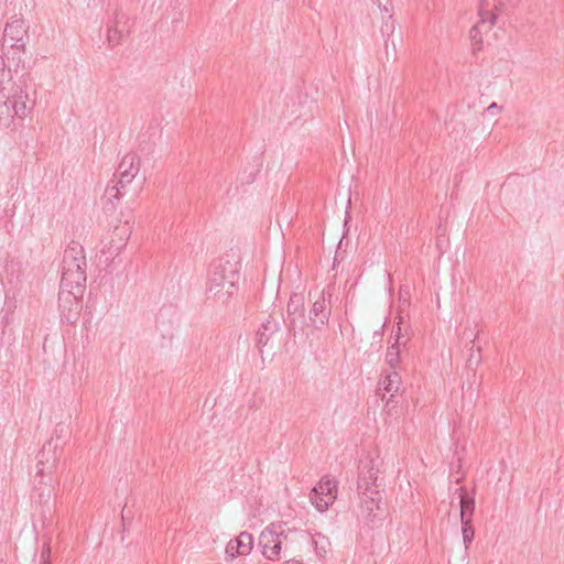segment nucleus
Wrapping results in <instances>:
<instances>
[{"label":"nucleus","instance_id":"obj_29","mask_svg":"<svg viewBox=\"0 0 564 564\" xmlns=\"http://www.w3.org/2000/svg\"><path fill=\"white\" fill-rule=\"evenodd\" d=\"M283 564H301V563L296 560H289V561H285Z\"/></svg>","mask_w":564,"mask_h":564},{"label":"nucleus","instance_id":"obj_28","mask_svg":"<svg viewBox=\"0 0 564 564\" xmlns=\"http://www.w3.org/2000/svg\"><path fill=\"white\" fill-rule=\"evenodd\" d=\"M267 340H268V339H267V338H264V334H260L259 343H260L261 345H265V344H267Z\"/></svg>","mask_w":564,"mask_h":564},{"label":"nucleus","instance_id":"obj_10","mask_svg":"<svg viewBox=\"0 0 564 564\" xmlns=\"http://www.w3.org/2000/svg\"><path fill=\"white\" fill-rule=\"evenodd\" d=\"M56 468V457L51 443L43 446L39 454V460L35 466V480L39 479V485H51V475Z\"/></svg>","mask_w":564,"mask_h":564},{"label":"nucleus","instance_id":"obj_13","mask_svg":"<svg viewBox=\"0 0 564 564\" xmlns=\"http://www.w3.org/2000/svg\"><path fill=\"white\" fill-rule=\"evenodd\" d=\"M131 234L128 223L115 228L109 245L106 246L110 256L118 254L126 246Z\"/></svg>","mask_w":564,"mask_h":564},{"label":"nucleus","instance_id":"obj_17","mask_svg":"<svg viewBox=\"0 0 564 564\" xmlns=\"http://www.w3.org/2000/svg\"><path fill=\"white\" fill-rule=\"evenodd\" d=\"M401 386V377L397 371L388 373L384 379L380 382V389L390 394V398L394 397L399 392Z\"/></svg>","mask_w":564,"mask_h":564},{"label":"nucleus","instance_id":"obj_8","mask_svg":"<svg viewBox=\"0 0 564 564\" xmlns=\"http://www.w3.org/2000/svg\"><path fill=\"white\" fill-rule=\"evenodd\" d=\"M304 311L303 293H293L288 303V314L290 316L289 327L294 337L306 336L304 322L301 319Z\"/></svg>","mask_w":564,"mask_h":564},{"label":"nucleus","instance_id":"obj_3","mask_svg":"<svg viewBox=\"0 0 564 564\" xmlns=\"http://www.w3.org/2000/svg\"><path fill=\"white\" fill-rule=\"evenodd\" d=\"M139 171L140 159L134 153L126 154L121 159L117 173L115 174L117 180L116 184L106 187L104 198L112 205L118 202L124 195L122 191L131 185L133 180L138 176Z\"/></svg>","mask_w":564,"mask_h":564},{"label":"nucleus","instance_id":"obj_9","mask_svg":"<svg viewBox=\"0 0 564 564\" xmlns=\"http://www.w3.org/2000/svg\"><path fill=\"white\" fill-rule=\"evenodd\" d=\"M26 36V26L23 18L14 15L6 24L3 31V45L23 50L25 46L24 39Z\"/></svg>","mask_w":564,"mask_h":564},{"label":"nucleus","instance_id":"obj_25","mask_svg":"<svg viewBox=\"0 0 564 564\" xmlns=\"http://www.w3.org/2000/svg\"><path fill=\"white\" fill-rule=\"evenodd\" d=\"M503 110V107L498 105L497 102H492L491 105H489L486 110L484 111V116H491V117H495L497 115H499L500 112H502Z\"/></svg>","mask_w":564,"mask_h":564},{"label":"nucleus","instance_id":"obj_21","mask_svg":"<svg viewBox=\"0 0 564 564\" xmlns=\"http://www.w3.org/2000/svg\"><path fill=\"white\" fill-rule=\"evenodd\" d=\"M481 362V348L475 347V344H470L469 355L467 358V367L476 369Z\"/></svg>","mask_w":564,"mask_h":564},{"label":"nucleus","instance_id":"obj_26","mask_svg":"<svg viewBox=\"0 0 564 564\" xmlns=\"http://www.w3.org/2000/svg\"><path fill=\"white\" fill-rule=\"evenodd\" d=\"M238 550H236V543H235V539L229 541V543L227 544L226 546V553L230 556H237L238 555Z\"/></svg>","mask_w":564,"mask_h":564},{"label":"nucleus","instance_id":"obj_6","mask_svg":"<svg viewBox=\"0 0 564 564\" xmlns=\"http://www.w3.org/2000/svg\"><path fill=\"white\" fill-rule=\"evenodd\" d=\"M330 297L332 292L329 289H324L315 294L310 293L312 307L308 313V321L310 325L315 329H321L328 323L332 314Z\"/></svg>","mask_w":564,"mask_h":564},{"label":"nucleus","instance_id":"obj_27","mask_svg":"<svg viewBox=\"0 0 564 564\" xmlns=\"http://www.w3.org/2000/svg\"><path fill=\"white\" fill-rule=\"evenodd\" d=\"M50 555H51V549H50V546H45L41 554V557H42L41 564H50Z\"/></svg>","mask_w":564,"mask_h":564},{"label":"nucleus","instance_id":"obj_7","mask_svg":"<svg viewBox=\"0 0 564 564\" xmlns=\"http://www.w3.org/2000/svg\"><path fill=\"white\" fill-rule=\"evenodd\" d=\"M337 497V485L334 479L323 478L311 491L310 499L315 508L323 512L332 506Z\"/></svg>","mask_w":564,"mask_h":564},{"label":"nucleus","instance_id":"obj_12","mask_svg":"<svg viewBox=\"0 0 564 564\" xmlns=\"http://www.w3.org/2000/svg\"><path fill=\"white\" fill-rule=\"evenodd\" d=\"M514 2L516 0H482L479 9L481 24L489 22V25H494L498 14L512 7Z\"/></svg>","mask_w":564,"mask_h":564},{"label":"nucleus","instance_id":"obj_5","mask_svg":"<svg viewBox=\"0 0 564 564\" xmlns=\"http://www.w3.org/2000/svg\"><path fill=\"white\" fill-rule=\"evenodd\" d=\"M286 538L281 524H270L267 527L259 536V545L262 550V554L268 560H279Z\"/></svg>","mask_w":564,"mask_h":564},{"label":"nucleus","instance_id":"obj_19","mask_svg":"<svg viewBox=\"0 0 564 564\" xmlns=\"http://www.w3.org/2000/svg\"><path fill=\"white\" fill-rule=\"evenodd\" d=\"M236 550H238V555H247L252 550L253 538L248 532H241L236 539Z\"/></svg>","mask_w":564,"mask_h":564},{"label":"nucleus","instance_id":"obj_22","mask_svg":"<svg viewBox=\"0 0 564 564\" xmlns=\"http://www.w3.org/2000/svg\"><path fill=\"white\" fill-rule=\"evenodd\" d=\"M462 536H463V542H464L465 549L468 550L469 545L473 542L474 536H475V531L471 527V523H468L466 525L462 524Z\"/></svg>","mask_w":564,"mask_h":564},{"label":"nucleus","instance_id":"obj_2","mask_svg":"<svg viewBox=\"0 0 564 564\" xmlns=\"http://www.w3.org/2000/svg\"><path fill=\"white\" fill-rule=\"evenodd\" d=\"M240 263L228 256L214 261L210 264L206 294L207 299L225 304L234 295L239 281Z\"/></svg>","mask_w":564,"mask_h":564},{"label":"nucleus","instance_id":"obj_4","mask_svg":"<svg viewBox=\"0 0 564 564\" xmlns=\"http://www.w3.org/2000/svg\"><path fill=\"white\" fill-rule=\"evenodd\" d=\"M0 102H3L8 109H12L13 115L19 118H24L33 107L24 80L13 82L10 79L2 83Z\"/></svg>","mask_w":564,"mask_h":564},{"label":"nucleus","instance_id":"obj_15","mask_svg":"<svg viewBox=\"0 0 564 564\" xmlns=\"http://www.w3.org/2000/svg\"><path fill=\"white\" fill-rule=\"evenodd\" d=\"M360 499L361 506L367 510L368 514L373 513L375 509H379L381 496L379 491L369 488L368 482H366V488L361 492Z\"/></svg>","mask_w":564,"mask_h":564},{"label":"nucleus","instance_id":"obj_23","mask_svg":"<svg viewBox=\"0 0 564 564\" xmlns=\"http://www.w3.org/2000/svg\"><path fill=\"white\" fill-rule=\"evenodd\" d=\"M389 340H392V343L400 344V345L406 344V338H405L404 334L402 333L401 323H398L397 327H394L392 329Z\"/></svg>","mask_w":564,"mask_h":564},{"label":"nucleus","instance_id":"obj_20","mask_svg":"<svg viewBox=\"0 0 564 564\" xmlns=\"http://www.w3.org/2000/svg\"><path fill=\"white\" fill-rule=\"evenodd\" d=\"M404 346L405 345L392 343V340L388 341L386 361L391 368H395L400 364V351H401V347H404Z\"/></svg>","mask_w":564,"mask_h":564},{"label":"nucleus","instance_id":"obj_16","mask_svg":"<svg viewBox=\"0 0 564 564\" xmlns=\"http://www.w3.org/2000/svg\"><path fill=\"white\" fill-rule=\"evenodd\" d=\"M459 499H460V522L462 524L471 523V518L475 510V500L473 497H468L465 495L463 489H459Z\"/></svg>","mask_w":564,"mask_h":564},{"label":"nucleus","instance_id":"obj_14","mask_svg":"<svg viewBox=\"0 0 564 564\" xmlns=\"http://www.w3.org/2000/svg\"><path fill=\"white\" fill-rule=\"evenodd\" d=\"M459 325L463 326V330L459 333L460 339L475 344L479 334L477 319L466 316L460 321Z\"/></svg>","mask_w":564,"mask_h":564},{"label":"nucleus","instance_id":"obj_11","mask_svg":"<svg viewBox=\"0 0 564 564\" xmlns=\"http://www.w3.org/2000/svg\"><path fill=\"white\" fill-rule=\"evenodd\" d=\"M132 20L124 13H118L113 23L108 28L107 41L111 46H117L124 41L131 31Z\"/></svg>","mask_w":564,"mask_h":564},{"label":"nucleus","instance_id":"obj_18","mask_svg":"<svg viewBox=\"0 0 564 564\" xmlns=\"http://www.w3.org/2000/svg\"><path fill=\"white\" fill-rule=\"evenodd\" d=\"M313 544L315 553L318 557L324 558L330 552L332 543L329 539L321 533L313 535Z\"/></svg>","mask_w":564,"mask_h":564},{"label":"nucleus","instance_id":"obj_24","mask_svg":"<svg viewBox=\"0 0 564 564\" xmlns=\"http://www.w3.org/2000/svg\"><path fill=\"white\" fill-rule=\"evenodd\" d=\"M490 28H491V25H489V22H486L485 24H481V19H480L479 22L476 25H474L471 28V30H470V37H471V40L475 41V42L481 43V40L478 39V35H479L480 31L482 29H488L489 30Z\"/></svg>","mask_w":564,"mask_h":564},{"label":"nucleus","instance_id":"obj_1","mask_svg":"<svg viewBox=\"0 0 564 564\" xmlns=\"http://www.w3.org/2000/svg\"><path fill=\"white\" fill-rule=\"evenodd\" d=\"M86 257L83 247L72 242L63 254L59 300L76 301L86 282Z\"/></svg>","mask_w":564,"mask_h":564}]
</instances>
